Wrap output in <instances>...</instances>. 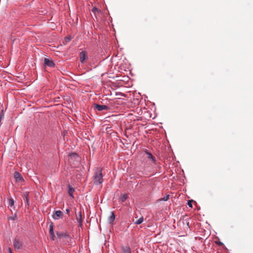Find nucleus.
Returning a JSON list of instances; mask_svg holds the SVG:
<instances>
[{"label":"nucleus","instance_id":"obj_1","mask_svg":"<svg viewBox=\"0 0 253 253\" xmlns=\"http://www.w3.org/2000/svg\"><path fill=\"white\" fill-rule=\"evenodd\" d=\"M102 169L97 168L93 176V182L95 185H100L103 182Z\"/></svg>","mask_w":253,"mask_h":253},{"label":"nucleus","instance_id":"obj_2","mask_svg":"<svg viewBox=\"0 0 253 253\" xmlns=\"http://www.w3.org/2000/svg\"><path fill=\"white\" fill-rule=\"evenodd\" d=\"M94 108L99 111H102L103 110H110L111 109L110 107L108 105L94 104Z\"/></svg>","mask_w":253,"mask_h":253},{"label":"nucleus","instance_id":"obj_3","mask_svg":"<svg viewBox=\"0 0 253 253\" xmlns=\"http://www.w3.org/2000/svg\"><path fill=\"white\" fill-rule=\"evenodd\" d=\"M145 154L146 155V158L149 160H151V162L153 164H155L156 160L155 157L152 154V153L148 150H146L144 151Z\"/></svg>","mask_w":253,"mask_h":253},{"label":"nucleus","instance_id":"obj_4","mask_svg":"<svg viewBox=\"0 0 253 253\" xmlns=\"http://www.w3.org/2000/svg\"><path fill=\"white\" fill-rule=\"evenodd\" d=\"M58 238L61 239L62 238H65L67 239H70V236L68 232L67 231L65 232H59L56 233Z\"/></svg>","mask_w":253,"mask_h":253},{"label":"nucleus","instance_id":"obj_5","mask_svg":"<svg viewBox=\"0 0 253 253\" xmlns=\"http://www.w3.org/2000/svg\"><path fill=\"white\" fill-rule=\"evenodd\" d=\"M63 215V212L61 211H57L53 214L52 217L53 219L57 220L60 218H62Z\"/></svg>","mask_w":253,"mask_h":253},{"label":"nucleus","instance_id":"obj_6","mask_svg":"<svg viewBox=\"0 0 253 253\" xmlns=\"http://www.w3.org/2000/svg\"><path fill=\"white\" fill-rule=\"evenodd\" d=\"M79 57L81 62L82 63H84L85 60L87 58L86 52L85 51H82L81 52Z\"/></svg>","mask_w":253,"mask_h":253},{"label":"nucleus","instance_id":"obj_7","mask_svg":"<svg viewBox=\"0 0 253 253\" xmlns=\"http://www.w3.org/2000/svg\"><path fill=\"white\" fill-rule=\"evenodd\" d=\"M13 246L15 250H19L22 247V243L17 238H15L13 242Z\"/></svg>","mask_w":253,"mask_h":253},{"label":"nucleus","instance_id":"obj_8","mask_svg":"<svg viewBox=\"0 0 253 253\" xmlns=\"http://www.w3.org/2000/svg\"><path fill=\"white\" fill-rule=\"evenodd\" d=\"M44 64L45 66L49 67H54L55 66L54 62L52 60L46 58L44 59Z\"/></svg>","mask_w":253,"mask_h":253},{"label":"nucleus","instance_id":"obj_9","mask_svg":"<svg viewBox=\"0 0 253 253\" xmlns=\"http://www.w3.org/2000/svg\"><path fill=\"white\" fill-rule=\"evenodd\" d=\"M76 219L79 223V226L82 227L83 226V218L81 211L79 212L78 214H76Z\"/></svg>","mask_w":253,"mask_h":253},{"label":"nucleus","instance_id":"obj_10","mask_svg":"<svg viewBox=\"0 0 253 253\" xmlns=\"http://www.w3.org/2000/svg\"><path fill=\"white\" fill-rule=\"evenodd\" d=\"M29 192H25L23 194V197L24 199L25 200V202H26V204L28 206H29L30 205V202H29Z\"/></svg>","mask_w":253,"mask_h":253},{"label":"nucleus","instance_id":"obj_11","mask_svg":"<svg viewBox=\"0 0 253 253\" xmlns=\"http://www.w3.org/2000/svg\"><path fill=\"white\" fill-rule=\"evenodd\" d=\"M49 234L52 240L54 239V234L53 231V224L51 223L49 225Z\"/></svg>","mask_w":253,"mask_h":253},{"label":"nucleus","instance_id":"obj_12","mask_svg":"<svg viewBox=\"0 0 253 253\" xmlns=\"http://www.w3.org/2000/svg\"><path fill=\"white\" fill-rule=\"evenodd\" d=\"M115 219V214L113 211L111 212V215L108 218V221L110 223H112Z\"/></svg>","mask_w":253,"mask_h":253},{"label":"nucleus","instance_id":"obj_13","mask_svg":"<svg viewBox=\"0 0 253 253\" xmlns=\"http://www.w3.org/2000/svg\"><path fill=\"white\" fill-rule=\"evenodd\" d=\"M75 191V189L71 187L70 185L68 186V194L70 196L73 198V193Z\"/></svg>","mask_w":253,"mask_h":253},{"label":"nucleus","instance_id":"obj_14","mask_svg":"<svg viewBox=\"0 0 253 253\" xmlns=\"http://www.w3.org/2000/svg\"><path fill=\"white\" fill-rule=\"evenodd\" d=\"M91 11L92 13H93L96 17L97 14H99L101 12V10L97 8L96 7H93L91 10Z\"/></svg>","mask_w":253,"mask_h":253},{"label":"nucleus","instance_id":"obj_15","mask_svg":"<svg viewBox=\"0 0 253 253\" xmlns=\"http://www.w3.org/2000/svg\"><path fill=\"white\" fill-rule=\"evenodd\" d=\"M14 178L18 181H20L23 179V178L21 176L20 174L18 172H15L14 174Z\"/></svg>","mask_w":253,"mask_h":253},{"label":"nucleus","instance_id":"obj_16","mask_svg":"<svg viewBox=\"0 0 253 253\" xmlns=\"http://www.w3.org/2000/svg\"><path fill=\"white\" fill-rule=\"evenodd\" d=\"M122 251L123 253H131L130 249L128 246L123 247Z\"/></svg>","mask_w":253,"mask_h":253},{"label":"nucleus","instance_id":"obj_17","mask_svg":"<svg viewBox=\"0 0 253 253\" xmlns=\"http://www.w3.org/2000/svg\"><path fill=\"white\" fill-rule=\"evenodd\" d=\"M128 198L127 194H123L121 196V200L122 202H124Z\"/></svg>","mask_w":253,"mask_h":253},{"label":"nucleus","instance_id":"obj_18","mask_svg":"<svg viewBox=\"0 0 253 253\" xmlns=\"http://www.w3.org/2000/svg\"><path fill=\"white\" fill-rule=\"evenodd\" d=\"M8 207H12L14 204V201L13 199L10 198L8 199Z\"/></svg>","mask_w":253,"mask_h":253},{"label":"nucleus","instance_id":"obj_19","mask_svg":"<svg viewBox=\"0 0 253 253\" xmlns=\"http://www.w3.org/2000/svg\"><path fill=\"white\" fill-rule=\"evenodd\" d=\"M143 217H141L140 218H139L138 219H137V220H136L134 222V223L136 225H139V224H140L141 223H142V222L143 221Z\"/></svg>","mask_w":253,"mask_h":253},{"label":"nucleus","instance_id":"obj_20","mask_svg":"<svg viewBox=\"0 0 253 253\" xmlns=\"http://www.w3.org/2000/svg\"><path fill=\"white\" fill-rule=\"evenodd\" d=\"M169 195H165L163 198L160 199L158 200L159 201H167L169 199Z\"/></svg>","mask_w":253,"mask_h":253},{"label":"nucleus","instance_id":"obj_21","mask_svg":"<svg viewBox=\"0 0 253 253\" xmlns=\"http://www.w3.org/2000/svg\"><path fill=\"white\" fill-rule=\"evenodd\" d=\"M215 243L216 244L218 245L219 246H221V247L224 246V244L222 242H220L219 241H216L215 242Z\"/></svg>","mask_w":253,"mask_h":253},{"label":"nucleus","instance_id":"obj_22","mask_svg":"<svg viewBox=\"0 0 253 253\" xmlns=\"http://www.w3.org/2000/svg\"><path fill=\"white\" fill-rule=\"evenodd\" d=\"M193 200H189L187 202L188 206L190 208H192V203L193 202Z\"/></svg>","mask_w":253,"mask_h":253},{"label":"nucleus","instance_id":"obj_23","mask_svg":"<svg viewBox=\"0 0 253 253\" xmlns=\"http://www.w3.org/2000/svg\"><path fill=\"white\" fill-rule=\"evenodd\" d=\"M16 219V215H15V216L9 218V219H11V220H15Z\"/></svg>","mask_w":253,"mask_h":253},{"label":"nucleus","instance_id":"obj_24","mask_svg":"<svg viewBox=\"0 0 253 253\" xmlns=\"http://www.w3.org/2000/svg\"><path fill=\"white\" fill-rule=\"evenodd\" d=\"M65 40H66V41L67 42H69V41H70L71 40V38H70V37H67L65 38Z\"/></svg>","mask_w":253,"mask_h":253},{"label":"nucleus","instance_id":"obj_25","mask_svg":"<svg viewBox=\"0 0 253 253\" xmlns=\"http://www.w3.org/2000/svg\"><path fill=\"white\" fill-rule=\"evenodd\" d=\"M8 251L9 253H12V250L10 248H9L8 249Z\"/></svg>","mask_w":253,"mask_h":253},{"label":"nucleus","instance_id":"obj_26","mask_svg":"<svg viewBox=\"0 0 253 253\" xmlns=\"http://www.w3.org/2000/svg\"><path fill=\"white\" fill-rule=\"evenodd\" d=\"M66 213H67V214H69V212H70V210H69V209H67L66 210Z\"/></svg>","mask_w":253,"mask_h":253},{"label":"nucleus","instance_id":"obj_27","mask_svg":"<svg viewBox=\"0 0 253 253\" xmlns=\"http://www.w3.org/2000/svg\"><path fill=\"white\" fill-rule=\"evenodd\" d=\"M70 156H77V154L75 153H72L71 155H70Z\"/></svg>","mask_w":253,"mask_h":253},{"label":"nucleus","instance_id":"obj_28","mask_svg":"<svg viewBox=\"0 0 253 253\" xmlns=\"http://www.w3.org/2000/svg\"><path fill=\"white\" fill-rule=\"evenodd\" d=\"M187 226H189V222H187Z\"/></svg>","mask_w":253,"mask_h":253}]
</instances>
